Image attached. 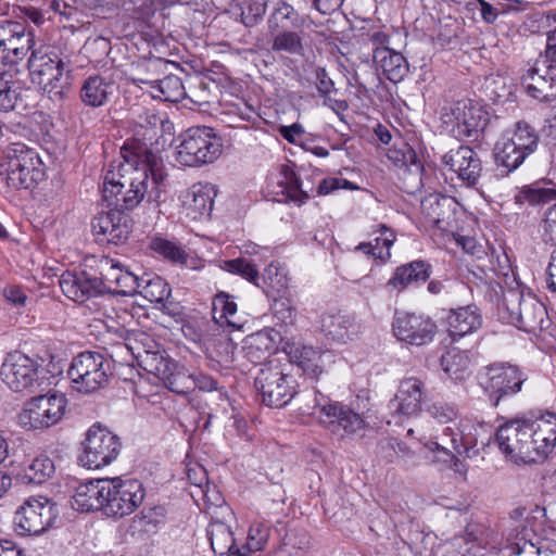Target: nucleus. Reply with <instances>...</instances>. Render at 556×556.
<instances>
[{"label":"nucleus","mask_w":556,"mask_h":556,"mask_svg":"<svg viewBox=\"0 0 556 556\" xmlns=\"http://www.w3.org/2000/svg\"><path fill=\"white\" fill-rule=\"evenodd\" d=\"M154 132L148 129L143 135ZM124 161L117 170H109L103 178L102 195L109 206L131 211L144 199L159 202L164 192L165 174L161 157L146 141L128 140L122 148Z\"/></svg>","instance_id":"nucleus-1"},{"label":"nucleus","mask_w":556,"mask_h":556,"mask_svg":"<svg viewBox=\"0 0 556 556\" xmlns=\"http://www.w3.org/2000/svg\"><path fill=\"white\" fill-rule=\"evenodd\" d=\"M0 175L12 190H33L45 180L46 168L35 149L17 142L9 148Z\"/></svg>","instance_id":"nucleus-2"},{"label":"nucleus","mask_w":556,"mask_h":556,"mask_svg":"<svg viewBox=\"0 0 556 556\" xmlns=\"http://www.w3.org/2000/svg\"><path fill=\"white\" fill-rule=\"evenodd\" d=\"M440 122L444 131L459 140H478L488 125L489 113L479 102L463 99L442 106Z\"/></svg>","instance_id":"nucleus-3"},{"label":"nucleus","mask_w":556,"mask_h":556,"mask_svg":"<svg viewBox=\"0 0 556 556\" xmlns=\"http://www.w3.org/2000/svg\"><path fill=\"white\" fill-rule=\"evenodd\" d=\"M498 316L504 323L530 333L541 331L549 325L544 304L533 295H525L515 289L504 292Z\"/></svg>","instance_id":"nucleus-4"},{"label":"nucleus","mask_w":556,"mask_h":556,"mask_svg":"<svg viewBox=\"0 0 556 556\" xmlns=\"http://www.w3.org/2000/svg\"><path fill=\"white\" fill-rule=\"evenodd\" d=\"M289 367L290 365L274 358L258 370L254 384L266 406L281 408L295 395L296 380L288 371Z\"/></svg>","instance_id":"nucleus-5"},{"label":"nucleus","mask_w":556,"mask_h":556,"mask_svg":"<svg viewBox=\"0 0 556 556\" xmlns=\"http://www.w3.org/2000/svg\"><path fill=\"white\" fill-rule=\"evenodd\" d=\"M520 83L530 97L540 101L556 97V28L547 34L544 59L525 68Z\"/></svg>","instance_id":"nucleus-6"},{"label":"nucleus","mask_w":556,"mask_h":556,"mask_svg":"<svg viewBox=\"0 0 556 556\" xmlns=\"http://www.w3.org/2000/svg\"><path fill=\"white\" fill-rule=\"evenodd\" d=\"M222 152V139L213 128L194 127L181 135L175 157L184 166H201L215 162Z\"/></svg>","instance_id":"nucleus-7"},{"label":"nucleus","mask_w":556,"mask_h":556,"mask_svg":"<svg viewBox=\"0 0 556 556\" xmlns=\"http://www.w3.org/2000/svg\"><path fill=\"white\" fill-rule=\"evenodd\" d=\"M28 68L31 83L50 99H64L70 86L68 76L65 74L63 61L56 53L34 51L28 60Z\"/></svg>","instance_id":"nucleus-8"},{"label":"nucleus","mask_w":556,"mask_h":556,"mask_svg":"<svg viewBox=\"0 0 556 556\" xmlns=\"http://www.w3.org/2000/svg\"><path fill=\"white\" fill-rule=\"evenodd\" d=\"M478 382L494 405L520 392L527 375L508 363H493L478 372Z\"/></svg>","instance_id":"nucleus-9"},{"label":"nucleus","mask_w":556,"mask_h":556,"mask_svg":"<svg viewBox=\"0 0 556 556\" xmlns=\"http://www.w3.org/2000/svg\"><path fill=\"white\" fill-rule=\"evenodd\" d=\"M110 362L100 353L83 352L75 356L68 368L72 388L80 393H92L108 384Z\"/></svg>","instance_id":"nucleus-10"},{"label":"nucleus","mask_w":556,"mask_h":556,"mask_svg":"<svg viewBox=\"0 0 556 556\" xmlns=\"http://www.w3.org/2000/svg\"><path fill=\"white\" fill-rule=\"evenodd\" d=\"M67 400L62 393H49L31 397L24 403L17 422L26 430H43L63 418Z\"/></svg>","instance_id":"nucleus-11"},{"label":"nucleus","mask_w":556,"mask_h":556,"mask_svg":"<svg viewBox=\"0 0 556 556\" xmlns=\"http://www.w3.org/2000/svg\"><path fill=\"white\" fill-rule=\"evenodd\" d=\"M144 498V489L137 479H105L104 514L122 518L132 514Z\"/></svg>","instance_id":"nucleus-12"},{"label":"nucleus","mask_w":556,"mask_h":556,"mask_svg":"<svg viewBox=\"0 0 556 556\" xmlns=\"http://www.w3.org/2000/svg\"><path fill=\"white\" fill-rule=\"evenodd\" d=\"M122 448L119 438L101 426L93 425L86 433L79 463L88 469H100L118 457Z\"/></svg>","instance_id":"nucleus-13"},{"label":"nucleus","mask_w":556,"mask_h":556,"mask_svg":"<svg viewBox=\"0 0 556 556\" xmlns=\"http://www.w3.org/2000/svg\"><path fill=\"white\" fill-rule=\"evenodd\" d=\"M40 366L37 357L13 351L4 357L0 377L3 383L14 392L34 391L39 386Z\"/></svg>","instance_id":"nucleus-14"},{"label":"nucleus","mask_w":556,"mask_h":556,"mask_svg":"<svg viewBox=\"0 0 556 556\" xmlns=\"http://www.w3.org/2000/svg\"><path fill=\"white\" fill-rule=\"evenodd\" d=\"M55 504L45 496L29 497L16 510L14 527L18 534L38 535L48 530L56 519Z\"/></svg>","instance_id":"nucleus-15"},{"label":"nucleus","mask_w":556,"mask_h":556,"mask_svg":"<svg viewBox=\"0 0 556 556\" xmlns=\"http://www.w3.org/2000/svg\"><path fill=\"white\" fill-rule=\"evenodd\" d=\"M489 432V424L471 418H463L458 422H453L452 426L444 427L442 434L435 437L434 441L440 440L443 445L448 442L456 454L472 458L479 454L477 448L479 439Z\"/></svg>","instance_id":"nucleus-16"},{"label":"nucleus","mask_w":556,"mask_h":556,"mask_svg":"<svg viewBox=\"0 0 556 556\" xmlns=\"http://www.w3.org/2000/svg\"><path fill=\"white\" fill-rule=\"evenodd\" d=\"M392 330L400 341L422 346L433 341L437 324L430 316L422 313L395 312Z\"/></svg>","instance_id":"nucleus-17"},{"label":"nucleus","mask_w":556,"mask_h":556,"mask_svg":"<svg viewBox=\"0 0 556 556\" xmlns=\"http://www.w3.org/2000/svg\"><path fill=\"white\" fill-rule=\"evenodd\" d=\"M323 422L330 431L340 437L358 433L365 428V420L359 413L339 403H323L316 399V406Z\"/></svg>","instance_id":"nucleus-18"},{"label":"nucleus","mask_w":556,"mask_h":556,"mask_svg":"<svg viewBox=\"0 0 556 556\" xmlns=\"http://www.w3.org/2000/svg\"><path fill=\"white\" fill-rule=\"evenodd\" d=\"M91 228L97 240L113 244L124 243L131 231V219L124 211L113 207L92 218Z\"/></svg>","instance_id":"nucleus-19"},{"label":"nucleus","mask_w":556,"mask_h":556,"mask_svg":"<svg viewBox=\"0 0 556 556\" xmlns=\"http://www.w3.org/2000/svg\"><path fill=\"white\" fill-rule=\"evenodd\" d=\"M121 348L126 349L150 372L156 369L160 359L167 356L165 350H161L159 343L142 331L127 332Z\"/></svg>","instance_id":"nucleus-20"},{"label":"nucleus","mask_w":556,"mask_h":556,"mask_svg":"<svg viewBox=\"0 0 556 556\" xmlns=\"http://www.w3.org/2000/svg\"><path fill=\"white\" fill-rule=\"evenodd\" d=\"M442 162L467 186L477 185L482 165L477 152L471 148L462 146L450 150L442 156Z\"/></svg>","instance_id":"nucleus-21"},{"label":"nucleus","mask_w":556,"mask_h":556,"mask_svg":"<svg viewBox=\"0 0 556 556\" xmlns=\"http://www.w3.org/2000/svg\"><path fill=\"white\" fill-rule=\"evenodd\" d=\"M59 285L66 298L78 303L103 293V281L85 270L63 273Z\"/></svg>","instance_id":"nucleus-22"},{"label":"nucleus","mask_w":556,"mask_h":556,"mask_svg":"<svg viewBox=\"0 0 556 556\" xmlns=\"http://www.w3.org/2000/svg\"><path fill=\"white\" fill-rule=\"evenodd\" d=\"M456 206L453 198L438 193L429 194L421 201L426 222L444 232H453Z\"/></svg>","instance_id":"nucleus-23"},{"label":"nucleus","mask_w":556,"mask_h":556,"mask_svg":"<svg viewBox=\"0 0 556 556\" xmlns=\"http://www.w3.org/2000/svg\"><path fill=\"white\" fill-rule=\"evenodd\" d=\"M211 185L197 184L181 193V207L186 217L198 220L210 217L214 200Z\"/></svg>","instance_id":"nucleus-24"},{"label":"nucleus","mask_w":556,"mask_h":556,"mask_svg":"<svg viewBox=\"0 0 556 556\" xmlns=\"http://www.w3.org/2000/svg\"><path fill=\"white\" fill-rule=\"evenodd\" d=\"M267 187L279 202L301 205L309 198L308 191L302 188L295 173L287 166H283L275 178L269 179Z\"/></svg>","instance_id":"nucleus-25"},{"label":"nucleus","mask_w":556,"mask_h":556,"mask_svg":"<svg viewBox=\"0 0 556 556\" xmlns=\"http://www.w3.org/2000/svg\"><path fill=\"white\" fill-rule=\"evenodd\" d=\"M163 383L177 394H188L194 390L192 374L178 365L168 355L159 361V366L152 371Z\"/></svg>","instance_id":"nucleus-26"},{"label":"nucleus","mask_w":556,"mask_h":556,"mask_svg":"<svg viewBox=\"0 0 556 556\" xmlns=\"http://www.w3.org/2000/svg\"><path fill=\"white\" fill-rule=\"evenodd\" d=\"M432 273L431 265L425 261H413L397 266L387 282V288L397 293L425 283Z\"/></svg>","instance_id":"nucleus-27"},{"label":"nucleus","mask_w":556,"mask_h":556,"mask_svg":"<svg viewBox=\"0 0 556 556\" xmlns=\"http://www.w3.org/2000/svg\"><path fill=\"white\" fill-rule=\"evenodd\" d=\"M424 395V382L418 378L410 377L401 381L391 408L399 415L412 417L421 409Z\"/></svg>","instance_id":"nucleus-28"},{"label":"nucleus","mask_w":556,"mask_h":556,"mask_svg":"<svg viewBox=\"0 0 556 556\" xmlns=\"http://www.w3.org/2000/svg\"><path fill=\"white\" fill-rule=\"evenodd\" d=\"M105 479L79 483L72 497V507L80 511L102 510L104 513Z\"/></svg>","instance_id":"nucleus-29"},{"label":"nucleus","mask_w":556,"mask_h":556,"mask_svg":"<svg viewBox=\"0 0 556 556\" xmlns=\"http://www.w3.org/2000/svg\"><path fill=\"white\" fill-rule=\"evenodd\" d=\"M526 420H511L496 431V442L506 458L518 464L522 450Z\"/></svg>","instance_id":"nucleus-30"},{"label":"nucleus","mask_w":556,"mask_h":556,"mask_svg":"<svg viewBox=\"0 0 556 556\" xmlns=\"http://www.w3.org/2000/svg\"><path fill=\"white\" fill-rule=\"evenodd\" d=\"M134 81L153 99L161 101L178 102L186 93L181 79L175 75H168L159 80L135 78Z\"/></svg>","instance_id":"nucleus-31"},{"label":"nucleus","mask_w":556,"mask_h":556,"mask_svg":"<svg viewBox=\"0 0 556 556\" xmlns=\"http://www.w3.org/2000/svg\"><path fill=\"white\" fill-rule=\"evenodd\" d=\"M114 81L110 78L91 75L87 77L81 87L79 97L81 102L89 108H100L109 102L114 92Z\"/></svg>","instance_id":"nucleus-32"},{"label":"nucleus","mask_w":556,"mask_h":556,"mask_svg":"<svg viewBox=\"0 0 556 556\" xmlns=\"http://www.w3.org/2000/svg\"><path fill=\"white\" fill-rule=\"evenodd\" d=\"M443 372L454 383L465 382L472 372V362L468 351L457 348L447 350L440 358Z\"/></svg>","instance_id":"nucleus-33"},{"label":"nucleus","mask_w":556,"mask_h":556,"mask_svg":"<svg viewBox=\"0 0 556 556\" xmlns=\"http://www.w3.org/2000/svg\"><path fill=\"white\" fill-rule=\"evenodd\" d=\"M481 315L472 305L453 309L447 316L448 332L453 339L472 333L481 327Z\"/></svg>","instance_id":"nucleus-34"},{"label":"nucleus","mask_w":556,"mask_h":556,"mask_svg":"<svg viewBox=\"0 0 556 556\" xmlns=\"http://www.w3.org/2000/svg\"><path fill=\"white\" fill-rule=\"evenodd\" d=\"M374 63L377 70L394 84L402 81L409 70L403 54L393 49H378L374 55Z\"/></svg>","instance_id":"nucleus-35"},{"label":"nucleus","mask_w":556,"mask_h":556,"mask_svg":"<svg viewBox=\"0 0 556 556\" xmlns=\"http://www.w3.org/2000/svg\"><path fill=\"white\" fill-rule=\"evenodd\" d=\"M277 336L278 333L269 328L248 336L243 345L245 357L252 363L265 359L276 349Z\"/></svg>","instance_id":"nucleus-36"},{"label":"nucleus","mask_w":556,"mask_h":556,"mask_svg":"<svg viewBox=\"0 0 556 556\" xmlns=\"http://www.w3.org/2000/svg\"><path fill=\"white\" fill-rule=\"evenodd\" d=\"M321 331L333 341L344 343L357 333L358 326L354 318L336 314H324L320 320Z\"/></svg>","instance_id":"nucleus-37"},{"label":"nucleus","mask_w":556,"mask_h":556,"mask_svg":"<svg viewBox=\"0 0 556 556\" xmlns=\"http://www.w3.org/2000/svg\"><path fill=\"white\" fill-rule=\"evenodd\" d=\"M289 356L307 376L317 378L324 369L326 352L308 345L290 346Z\"/></svg>","instance_id":"nucleus-38"},{"label":"nucleus","mask_w":556,"mask_h":556,"mask_svg":"<svg viewBox=\"0 0 556 556\" xmlns=\"http://www.w3.org/2000/svg\"><path fill=\"white\" fill-rule=\"evenodd\" d=\"M213 319L222 328L229 331L238 330L242 323L238 317V306L227 292H218L213 299Z\"/></svg>","instance_id":"nucleus-39"},{"label":"nucleus","mask_w":556,"mask_h":556,"mask_svg":"<svg viewBox=\"0 0 556 556\" xmlns=\"http://www.w3.org/2000/svg\"><path fill=\"white\" fill-rule=\"evenodd\" d=\"M20 81L9 79L7 73L0 74V112L24 111L28 103L25 100L26 92Z\"/></svg>","instance_id":"nucleus-40"},{"label":"nucleus","mask_w":556,"mask_h":556,"mask_svg":"<svg viewBox=\"0 0 556 556\" xmlns=\"http://www.w3.org/2000/svg\"><path fill=\"white\" fill-rule=\"evenodd\" d=\"M526 421L538 442L542 443L548 454L552 453L556 446V413L545 410L534 419Z\"/></svg>","instance_id":"nucleus-41"},{"label":"nucleus","mask_w":556,"mask_h":556,"mask_svg":"<svg viewBox=\"0 0 556 556\" xmlns=\"http://www.w3.org/2000/svg\"><path fill=\"white\" fill-rule=\"evenodd\" d=\"M136 293L140 294L151 303L165 306L164 301L168 299L172 290L162 277L153 273H144L140 277Z\"/></svg>","instance_id":"nucleus-42"},{"label":"nucleus","mask_w":556,"mask_h":556,"mask_svg":"<svg viewBox=\"0 0 556 556\" xmlns=\"http://www.w3.org/2000/svg\"><path fill=\"white\" fill-rule=\"evenodd\" d=\"M378 227L381 236L375 239V244L371 242H363L359 243L355 250L362 251L384 263L391 256L390 249L394 243L395 235L383 224H380Z\"/></svg>","instance_id":"nucleus-43"},{"label":"nucleus","mask_w":556,"mask_h":556,"mask_svg":"<svg viewBox=\"0 0 556 556\" xmlns=\"http://www.w3.org/2000/svg\"><path fill=\"white\" fill-rule=\"evenodd\" d=\"M55 467L53 460L46 456L40 455L35 457L29 465H27L20 479L26 484H41L46 482L54 473Z\"/></svg>","instance_id":"nucleus-44"},{"label":"nucleus","mask_w":556,"mask_h":556,"mask_svg":"<svg viewBox=\"0 0 556 556\" xmlns=\"http://www.w3.org/2000/svg\"><path fill=\"white\" fill-rule=\"evenodd\" d=\"M34 46V35L31 31H27L26 25L22 26V31L15 35L3 52V59H7L10 63L14 64L23 60L28 51Z\"/></svg>","instance_id":"nucleus-45"},{"label":"nucleus","mask_w":556,"mask_h":556,"mask_svg":"<svg viewBox=\"0 0 556 556\" xmlns=\"http://www.w3.org/2000/svg\"><path fill=\"white\" fill-rule=\"evenodd\" d=\"M495 151L497 164L506 167L508 172L518 168L527 159L525 152L517 149L506 136L496 143Z\"/></svg>","instance_id":"nucleus-46"},{"label":"nucleus","mask_w":556,"mask_h":556,"mask_svg":"<svg viewBox=\"0 0 556 556\" xmlns=\"http://www.w3.org/2000/svg\"><path fill=\"white\" fill-rule=\"evenodd\" d=\"M506 138L511 141L528 157L532 154L539 144V136L536 131L527 123L518 122L516 128L510 136Z\"/></svg>","instance_id":"nucleus-47"},{"label":"nucleus","mask_w":556,"mask_h":556,"mask_svg":"<svg viewBox=\"0 0 556 556\" xmlns=\"http://www.w3.org/2000/svg\"><path fill=\"white\" fill-rule=\"evenodd\" d=\"M522 450L520 452L519 463L530 464L539 463L544 460L548 453L542 446V443L538 442L536 437L531 431V428L526 424L525 435H523Z\"/></svg>","instance_id":"nucleus-48"},{"label":"nucleus","mask_w":556,"mask_h":556,"mask_svg":"<svg viewBox=\"0 0 556 556\" xmlns=\"http://www.w3.org/2000/svg\"><path fill=\"white\" fill-rule=\"evenodd\" d=\"M271 50L275 52H287L292 55H303L304 46L299 33L285 30L274 36Z\"/></svg>","instance_id":"nucleus-49"},{"label":"nucleus","mask_w":556,"mask_h":556,"mask_svg":"<svg viewBox=\"0 0 556 556\" xmlns=\"http://www.w3.org/2000/svg\"><path fill=\"white\" fill-rule=\"evenodd\" d=\"M151 249L162 255L164 258L175 264L185 265L188 260L187 252L177 243L163 239L154 238L150 243Z\"/></svg>","instance_id":"nucleus-50"},{"label":"nucleus","mask_w":556,"mask_h":556,"mask_svg":"<svg viewBox=\"0 0 556 556\" xmlns=\"http://www.w3.org/2000/svg\"><path fill=\"white\" fill-rule=\"evenodd\" d=\"M519 199L527 201L531 205L547 203L556 200V189L547 187L541 182L523 186L519 191Z\"/></svg>","instance_id":"nucleus-51"},{"label":"nucleus","mask_w":556,"mask_h":556,"mask_svg":"<svg viewBox=\"0 0 556 556\" xmlns=\"http://www.w3.org/2000/svg\"><path fill=\"white\" fill-rule=\"evenodd\" d=\"M222 269L241 276L243 279L258 286L260 273L251 261L238 257L223 262Z\"/></svg>","instance_id":"nucleus-52"},{"label":"nucleus","mask_w":556,"mask_h":556,"mask_svg":"<svg viewBox=\"0 0 556 556\" xmlns=\"http://www.w3.org/2000/svg\"><path fill=\"white\" fill-rule=\"evenodd\" d=\"M270 536V526L266 521L255 520L251 523L248 538H247V549L249 552L263 551Z\"/></svg>","instance_id":"nucleus-53"},{"label":"nucleus","mask_w":556,"mask_h":556,"mask_svg":"<svg viewBox=\"0 0 556 556\" xmlns=\"http://www.w3.org/2000/svg\"><path fill=\"white\" fill-rule=\"evenodd\" d=\"M424 446L434 454V458L438 462L447 463L451 462L453 464V470L465 477L467 473V466L458 459L445 445L440 443V441L428 440L424 443Z\"/></svg>","instance_id":"nucleus-54"},{"label":"nucleus","mask_w":556,"mask_h":556,"mask_svg":"<svg viewBox=\"0 0 556 556\" xmlns=\"http://www.w3.org/2000/svg\"><path fill=\"white\" fill-rule=\"evenodd\" d=\"M98 267L101 275L98 279L103 281V292L112 291V287L118 281L119 274L124 269L123 265L114 258L102 257Z\"/></svg>","instance_id":"nucleus-55"},{"label":"nucleus","mask_w":556,"mask_h":556,"mask_svg":"<svg viewBox=\"0 0 556 556\" xmlns=\"http://www.w3.org/2000/svg\"><path fill=\"white\" fill-rule=\"evenodd\" d=\"M211 545L214 552L224 554L226 549L235 542L232 532L225 525H216L210 532Z\"/></svg>","instance_id":"nucleus-56"},{"label":"nucleus","mask_w":556,"mask_h":556,"mask_svg":"<svg viewBox=\"0 0 556 556\" xmlns=\"http://www.w3.org/2000/svg\"><path fill=\"white\" fill-rule=\"evenodd\" d=\"M263 279L274 291L278 293L288 288L287 274L278 264H269L264 269Z\"/></svg>","instance_id":"nucleus-57"},{"label":"nucleus","mask_w":556,"mask_h":556,"mask_svg":"<svg viewBox=\"0 0 556 556\" xmlns=\"http://www.w3.org/2000/svg\"><path fill=\"white\" fill-rule=\"evenodd\" d=\"M513 530L516 531V538L527 541L529 535V516L526 507L514 508L509 514Z\"/></svg>","instance_id":"nucleus-58"},{"label":"nucleus","mask_w":556,"mask_h":556,"mask_svg":"<svg viewBox=\"0 0 556 556\" xmlns=\"http://www.w3.org/2000/svg\"><path fill=\"white\" fill-rule=\"evenodd\" d=\"M140 277L124 268L119 274L118 281L112 287V292L122 295H132L137 292Z\"/></svg>","instance_id":"nucleus-59"},{"label":"nucleus","mask_w":556,"mask_h":556,"mask_svg":"<svg viewBox=\"0 0 556 556\" xmlns=\"http://www.w3.org/2000/svg\"><path fill=\"white\" fill-rule=\"evenodd\" d=\"M271 309L274 316L285 325H292L295 316V308L288 298L275 299Z\"/></svg>","instance_id":"nucleus-60"},{"label":"nucleus","mask_w":556,"mask_h":556,"mask_svg":"<svg viewBox=\"0 0 556 556\" xmlns=\"http://www.w3.org/2000/svg\"><path fill=\"white\" fill-rule=\"evenodd\" d=\"M428 414L440 424L454 422L457 412L456 408L447 403L434 402L428 407Z\"/></svg>","instance_id":"nucleus-61"},{"label":"nucleus","mask_w":556,"mask_h":556,"mask_svg":"<svg viewBox=\"0 0 556 556\" xmlns=\"http://www.w3.org/2000/svg\"><path fill=\"white\" fill-rule=\"evenodd\" d=\"M339 189H350L354 190L357 187L351 182L350 180L341 177H329L325 178L320 181L317 188V193L320 195H327L333 191Z\"/></svg>","instance_id":"nucleus-62"},{"label":"nucleus","mask_w":556,"mask_h":556,"mask_svg":"<svg viewBox=\"0 0 556 556\" xmlns=\"http://www.w3.org/2000/svg\"><path fill=\"white\" fill-rule=\"evenodd\" d=\"M24 23L10 21V20H0V52H4L7 43L11 41V39L22 31V26Z\"/></svg>","instance_id":"nucleus-63"},{"label":"nucleus","mask_w":556,"mask_h":556,"mask_svg":"<svg viewBox=\"0 0 556 556\" xmlns=\"http://www.w3.org/2000/svg\"><path fill=\"white\" fill-rule=\"evenodd\" d=\"M541 227L544 239L556 244V204L546 210Z\"/></svg>","instance_id":"nucleus-64"}]
</instances>
